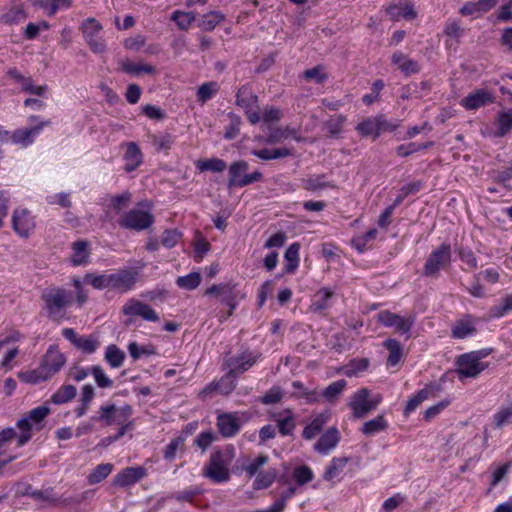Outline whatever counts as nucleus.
<instances>
[{
  "instance_id": "nucleus-1",
  "label": "nucleus",
  "mask_w": 512,
  "mask_h": 512,
  "mask_svg": "<svg viewBox=\"0 0 512 512\" xmlns=\"http://www.w3.org/2000/svg\"><path fill=\"white\" fill-rule=\"evenodd\" d=\"M41 300L44 303V309L48 317L53 320H60L64 317L63 311L73 302L71 291L64 288L51 286L46 288L41 294Z\"/></svg>"
},
{
  "instance_id": "nucleus-2",
  "label": "nucleus",
  "mask_w": 512,
  "mask_h": 512,
  "mask_svg": "<svg viewBox=\"0 0 512 512\" xmlns=\"http://www.w3.org/2000/svg\"><path fill=\"white\" fill-rule=\"evenodd\" d=\"M490 354V350L482 349L461 355L457 360V373L460 379L475 378L487 368L482 362Z\"/></svg>"
},
{
  "instance_id": "nucleus-3",
  "label": "nucleus",
  "mask_w": 512,
  "mask_h": 512,
  "mask_svg": "<svg viewBox=\"0 0 512 512\" xmlns=\"http://www.w3.org/2000/svg\"><path fill=\"white\" fill-rule=\"evenodd\" d=\"M50 410L46 406H39L35 409H32L27 416L19 419L16 423V426L20 429L21 433L17 437V446L21 447L25 445L32 438V427L33 425H38L41 421H43ZM40 426H36V430H40Z\"/></svg>"
},
{
  "instance_id": "nucleus-4",
  "label": "nucleus",
  "mask_w": 512,
  "mask_h": 512,
  "mask_svg": "<svg viewBox=\"0 0 512 512\" xmlns=\"http://www.w3.org/2000/svg\"><path fill=\"white\" fill-rule=\"evenodd\" d=\"M382 402V396L376 394L370 397L369 391L365 388L358 390L349 402L354 417L361 418L369 411L375 409Z\"/></svg>"
},
{
  "instance_id": "nucleus-5",
  "label": "nucleus",
  "mask_w": 512,
  "mask_h": 512,
  "mask_svg": "<svg viewBox=\"0 0 512 512\" xmlns=\"http://www.w3.org/2000/svg\"><path fill=\"white\" fill-rule=\"evenodd\" d=\"M84 39L94 53H103L106 49L104 39L100 36L103 30L102 24L95 18H87L80 27Z\"/></svg>"
},
{
  "instance_id": "nucleus-6",
  "label": "nucleus",
  "mask_w": 512,
  "mask_h": 512,
  "mask_svg": "<svg viewBox=\"0 0 512 512\" xmlns=\"http://www.w3.org/2000/svg\"><path fill=\"white\" fill-rule=\"evenodd\" d=\"M154 223V216L146 211L132 209L126 212L120 219L119 225L122 228L134 231H142Z\"/></svg>"
},
{
  "instance_id": "nucleus-7",
  "label": "nucleus",
  "mask_w": 512,
  "mask_h": 512,
  "mask_svg": "<svg viewBox=\"0 0 512 512\" xmlns=\"http://www.w3.org/2000/svg\"><path fill=\"white\" fill-rule=\"evenodd\" d=\"M377 319L384 326L393 327L400 334H408L414 323V319L411 316L402 317L389 311L380 312L377 315Z\"/></svg>"
},
{
  "instance_id": "nucleus-8",
  "label": "nucleus",
  "mask_w": 512,
  "mask_h": 512,
  "mask_svg": "<svg viewBox=\"0 0 512 512\" xmlns=\"http://www.w3.org/2000/svg\"><path fill=\"white\" fill-rule=\"evenodd\" d=\"M146 475L147 470L142 466L127 467L115 475L112 481V485L126 488L139 482Z\"/></svg>"
},
{
  "instance_id": "nucleus-9",
  "label": "nucleus",
  "mask_w": 512,
  "mask_h": 512,
  "mask_svg": "<svg viewBox=\"0 0 512 512\" xmlns=\"http://www.w3.org/2000/svg\"><path fill=\"white\" fill-rule=\"evenodd\" d=\"M138 273L131 269L118 270L110 274V289L127 292L135 285Z\"/></svg>"
},
{
  "instance_id": "nucleus-10",
  "label": "nucleus",
  "mask_w": 512,
  "mask_h": 512,
  "mask_svg": "<svg viewBox=\"0 0 512 512\" xmlns=\"http://www.w3.org/2000/svg\"><path fill=\"white\" fill-rule=\"evenodd\" d=\"M256 102L257 98L249 88L243 87L238 91L237 104L245 110L251 123H258L260 120Z\"/></svg>"
},
{
  "instance_id": "nucleus-11",
  "label": "nucleus",
  "mask_w": 512,
  "mask_h": 512,
  "mask_svg": "<svg viewBox=\"0 0 512 512\" xmlns=\"http://www.w3.org/2000/svg\"><path fill=\"white\" fill-rule=\"evenodd\" d=\"M65 362V356L57 348L50 347L44 355L40 366L48 378H51L60 371Z\"/></svg>"
},
{
  "instance_id": "nucleus-12",
  "label": "nucleus",
  "mask_w": 512,
  "mask_h": 512,
  "mask_svg": "<svg viewBox=\"0 0 512 512\" xmlns=\"http://www.w3.org/2000/svg\"><path fill=\"white\" fill-rule=\"evenodd\" d=\"M14 231L23 238H27L35 228V222L27 209H16L12 216Z\"/></svg>"
},
{
  "instance_id": "nucleus-13",
  "label": "nucleus",
  "mask_w": 512,
  "mask_h": 512,
  "mask_svg": "<svg viewBox=\"0 0 512 512\" xmlns=\"http://www.w3.org/2000/svg\"><path fill=\"white\" fill-rule=\"evenodd\" d=\"M124 315L129 316H140L147 321L156 322L159 320L158 314L149 305L139 301L131 299L122 308Z\"/></svg>"
},
{
  "instance_id": "nucleus-14",
  "label": "nucleus",
  "mask_w": 512,
  "mask_h": 512,
  "mask_svg": "<svg viewBox=\"0 0 512 512\" xmlns=\"http://www.w3.org/2000/svg\"><path fill=\"white\" fill-rule=\"evenodd\" d=\"M450 260V246L441 245L437 250L433 251L428 258L424 272L426 275H433Z\"/></svg>"
},
{
  "instance_id": "nucleus-15",
  "label": "nucleus",
  "mask_w": 512,
  "mask_h": 512,
  "mask_svg": "<svg viewBox=\"0 0 512 512\" xmlns=\"http://www.w3.org/2000/svg\"><path fill=\"white\" fill-rule=\"evenodd\" d=\"M388 129H390V126L382 116L368 118L357 125V131L362 136H371L374 138Z\"/></svg>"
},
{
  "instance_id": "nucleus-16",
  "label": "nucleus",
  "mask_w": 512,
  "mask_h": 512,
  "mask_svg": "<svg viewBox=\"0 0 512 512\" xmlns=\"http://www.w3.org/2000/svg\"><path fill=\"white\" fill-rule=\"evenodd\" d=\"M203 476L216 483L224 481V457L220 451L212 454L208 465L203 470Z\"/></svg>"
},
{
  "instance_id": "nucleus-17",
  "label": "nucleus",
  "mask_w": 512,
  "mask_h": 512,
  "mask_svg": "<svg viewBox=\"0 0 512 512\" xmlns=\"http://www.w3.org/2000/svg\"><path fill=\"white\" fill-rule=\"evenodd\" d=\"M491 102H493L492 93L487 89H478L463 98L460 104L467 110H476Z\"/></svg>"
},
{
  "instance_id": "nucleus-18",
  "label": "nucleus",
  "mask_w": 512,
  "mask_h": 512,
  "mask_svg": "<svg viewBox=\"0 0 512 512\" xmlns=\"http://www.w3.org/2000/svg\"><path fill=\"white\" fill-rule=\"evenodd\" d=\"M478 321L473 317L466 315L457 320L452 327V336L456 339H465L472 337L477 332Z\"/></svg>"
},
{
  "instance_id": "nucleus-19",
  "label": "nucleus",
  "mask_w": 512,
  "mask_h": 512,
  "mask_svg": "<svg viewBox=\"0 0 512 512\" xmlns=\"http://www.w3.org/2000/svg\"><path fill=\"white\" fill-rule=\"evenodd\" d=\"M126 151L123 159L125 161L124 170L126 172H132L136 170L143 162V154L135 142L125 143Z\"/></svg>"
},
{
  "instance_id": "nucleus-20",
  "label": "nucleus",
  "mask_w": 512,
  "mask_h": 512,
  "mask_svg": "<svg viewBox=\"0 0 512 512\" xmlns=\"http://www.w3.org/2000/svg\"><path fill=\"white\" fill-rule=\"evenodd\" d=\"M48 125H50V121H42L35 127L15 130L9 137L14 143L27 146L33 142L34 136L37 135L44 126Z\"/></svg>"
},
{
  "instance_id": "nucleus-21",
  "label": "nucleus",
  "mask_w": 512,
  "mask_h": 512,
  "mask_svg": "<svg viewBox=\"0 0 512 512\" xmlns=\"http://www.w3.org/2000/svg\"><path fill=\"white\" fill-rule=\"evenodd\" d=\"M247 166L245 163H236L230 168V182L232 185L243 186L254 182L260 176L259 173H253L251 175L246 174Z\"/></svg>"
},
{
  "instance_id": "nucleus-22",
  "label": "nucleus",
  "mask_w": 512,
  "mask_h": 512,
  "mask_svg": "<svg viewBox=\"0 0 512 512\" xmlns=\"http://www.w3.org/2000/svg\"><path fill=\"white\" fill-rule=\"evenodd\" d=\"M387 14L394 20H412L416 17V11L413 5L408 2H400L398 4L390 5L386 9Z\"/></svg>"
},
{
  "instance_id": "nucleus-23",
  "label": "nucleus",
  "mask_w": 512,
  "mask_h": 512,
  "mask_svg": "<svg viewBox=\"0 0 512 512\" xmlns=\"http://www.w3.org/2000/svg\"><path fill=\"white\" fill-rule=\"evenodd\" d=\"M339 442V432L336 428H330L315 444V450L321 454H327L336 447Z\"/></svg>"
},
{
  "instance_id": "nucleus-24",
  "label": "nucleus",
  "mask_w": 512,
  "mask_h": 512,
  "mask_svg": "<svg viewBox=\"0 0 512 512\" xmlns=\"http://www.w3.org/2000/svg\"><path fill=\"white\" fill-rule=\"evenodd\" d=\"M255 362V358L250 353H244L239 358L229 361L228 374L237 375L249 369Z\"/></svg>"
},
{
  "instance_id": "nucleus-25",
  "label": "nucleus",
  "mask_w": 512,
  "mask_h": 512,
  "mask_svg": "<svg viewBox=\"0 0 512 512\" xmlns=\"http://www.w3.org/2000/svg\"><path fill=\"white\" fill-rule=\"evenodd\" d=\"M89 243L87 241H76L72 244L73 255L71 262L73 265H83L88 262L90 251L88 249Z\"/></svg>"
},
{
  "instance_id": "nucleus-26",
  "label": "nucleus",
  "mask_w": 512,
  "mask_h": 512,
  "mask_svg": "<svg viewBox=\"0 0 512 512\" xmlns=\"http://www.w3.org/2000/svg\"><path fill=\"white\" fill-rule=\"evenodd\" d=\"M299 251L300 245L298 243H292L285 251L284 260L286 273H293L297 270L300 261Z\"/></svg>"
},
{
  "instance_id": "nucleus-27",
  "label": "nucleus",
  "mask_w": 512,
  "mask_h": 512,
  "mask_svg": "<svg viewBox=\"0 0 512 512\" xmlns=\"http://www.w3.org/2000/svg\"><path fill=\"white\" fill-rule=\"evenodd\" d=\"M35 5L42 8L51 17L58 10L69 8L72 5V0H37Z\"/></svg>"
},
{
  "instance_id": "nucleus-28",
  "label": "nucleus",
  "mask_w": 512,
  "mask_h": 512,
  "mask_svg": "<svg viewBox=\"0 0 512 512\" xmlns=\"http://www.w3.org/2000/svg\"><path fill=\"white\" fill-rule=\"evenodd\" d=\"M329 416L330 415L328 412H324V413L317 415L311 421V423L305 427V429L303 431V436L306 439H311V438L315 437L320 432L322 427L328 422Z\"/></svg>"
},
{
  "instance_id": "nucleus-29",
  "label": "nucleus",
  "mask_w": 512,
  "mask_h": 512,
  "mask_svg": "<svg viewBox=\"0 0 512 512\" xmlns=\"http://www.w3.org/2000/svg\"><path fill=\"white\" fill-rule=\"evenodd\" d=\"M387 427V420L383 415H378L377 417L365 422L361 428V431L363 434L371 436L386 430Z\"/></svg>"
},
{
  "instance_id": "nucleus-30",
  "label": "nucleus",
  "mask_w": 512,
  "mask_h": 512,
  "mask_svg": "<svg viewBox=\"0 0 512 512\" xmlns=\"http://www.w3.org/2000/svg\"><path fill=\"white\" fill-rule=\"evenodd\" d=\"M105 360L112 368H119L125 360V353L115 344L107 346Z\"/></svg>"
},
{
  "instance_id": "nucleus-31",
  "label": "nucleus",
  "mask_w": 512,
  "mask_h": 512,
  "mask_svg": "<svg viewBox=\"0 0 512 512\" xmlns=\"http://www.w3.org/2000/svg\"><path fill=\"white\" fill-rule=\"evenodd\" d=\"M113 470V465L110 463H103L97 465L91 473L87 476V482L90 485L100 483L106 479Z\"/></svg>"
},
{
  "instance_id": "nucleus-32",
  "label": "nucleus",
  "mask_w": 512,
  "mask_h": 512,
  "mask_svg": "<svg viewBox=\"0 0 512 512\" xmlns=\"http://www.w3.org/2000/svg\"><path fill=\"white\" fill-rule=\"evenodd\" d=\"M31 498L49 505L61 504V501L64 499L62 497H58L54 493V489L52 487H48L44 490L32 491Z\"/></svg>"
},
{
  "instance_id": "nucleus-33",
  "label": "nucleus",
  "mask_w": 512,
  "mask_h": 512,
  "mask_svg": "<svg viewBox=\"0 0 512 512\" xmlns=\"http://www.w3.org/2000/svg\"><path fill=\"white\" fill-rule=\"evenodd\" d=\"M76 396V388L73 385H63L51 397V402L60 405L71 401Z\"/></svg>"
},
{
  "instance_id": "nucleus-34",
  "label": "nucleus",
  "mask_w": 512,
  "mask_h": 512,
  "mask_svg": "<svg viewBox=\"0 0 512 512\" xmlns=\"http://www.w3.org/2000/svg\"><path fill=\"white\" fill-rule=\"evenodd\" d=\"M193 247L194 259L195 261L200 262L204 255L209 251L210 244L199 231H196L193 239Z\"/></svg>"
},
{
  "instance_id": "nucleus-35",
  "label": "nucleus",
  "mask_w": 512,
  "mask_h": 512,
  "mask_svg": "<svg viewBox=\"0 0 512 512\" xmlns=\"http://www.w3.org/2000/svg\"><path fill=\"white\" fill-rule=\"evenodd\" d=\"M384 346L390 351L387 365L390 367L397 365L402 358V349L399 342L394 339H388L384 342Z\"/></svg>"
},
{
  "instance_id": "nucleus-36",
  "label": "nucleus",
  "mask_w": 512,
  "mask_h": 512,
  "mask_svg": "<svg viewBox=\"0 0 512 512\" xmlns=\"http://www.w3.org/2000/svg\"><path fill=\"white\" fill-rule=\"evenodd\" d=\"M121 69L125 73L132 75H139L141 73L151 74L155 72V67L149 64H136L132 61L126 60L121 62Z\"/></svg>"
},
{
  "instance_id": "nucleus-37",
  "label": "nucleus",
  "mask_w": 512,
  "mask_h": 512,
  "mask_svg": "<svg viewBox=\"0 0 512 512\" xmlns=\"http://www.w3.org/2000/svg\"><path fill=\"white\" fill-rule=\"evenodd\" d=\"M512 421V402L502 406L493 415V423L497 428L508 425Z\"/></svg>"
},
{
  "instance_id": "nucleus-38",
  "label": "nucleus",
  "mask_w": 512,
  "mask_h": 512,
  "mask_svg": "<svg viewBox=\"0 0 512 512\" xmlns=\"http://www.w3.org/2000/svg\"><path fill=\"white\" fill-rule=\"evenodd\" d=\"M392 61L405 74L409 75L418 71V64L400 53H395Z\"/></svg>"
},
{
  "instance_id": "nucleus-39",
  "label": "nucleus",
  "mask_w": 512,
  "mask_h": 512,
  "mask_svg": "<svg viewBox=\"0 0 512 512\" xmlns=\"http://www.w3.org/2000/svg\"><path fill=\"white\" fill-rule=\"evenodd\" d=\"M201 282V275L198 272H191L188 275L180 276L176 280V284L178 287L185 290H194L196 289Z\"/></svg>"
},
{
  "instance_id": "nucleus-40",
  "label": "nucleus",
  "mask_w": 512,
  "mask_h": 512,
  "mask_svg": "<svg viewBox=\"0 0 512 512\" xmlns=\"http://www.w3.org/2000/svg\"><path fill=\"white\" fill-rule=\"evenodd\" d=\"M99 412L100 416L94 418L95 420L103 422L105 426H110L114 423L117 424V408L114 404L102 406Z\"/></svg>"
},
{
  "instance_id": "nucleus-41",
  "label": "nucleus",
  "mask_w": 512,
  "mask_h": 512,
  "mask_svg": "<svg viewBox=\"0 0 512 512\" xmlns=\"http://www.w3.org/2000/svg\"><path fill=\"white\" fill-rule=\"evenodd\" d=\"M244 421V414H226V437L237 433Z\"/></svg>"
},
{
  "instance_id": "nucleus-42",
  "label": "nucleus",
  "mask_w": 512,
  "mask_h": 512,
  "mask_svg": "<svg viewBox=\"0 0 512 512\" xmlns=\"http://www.w3.org/2000/svg\"><path fill=\"white\" fill-rule=\"evenodd\" d=\"M430 395V390L427 388H424L420 391H418L415 395H413L409 401L407 402V405L404 410L405 416L410 415L413 411L416 410V408L426 399H428Z\"/></svg>"
},
{
  "instance_id": "nucleus-43",
  "label": "nucleus",
  "mask_w": 512,
  "mask_h": 512,
  "mask_svg": "<svg viewBox=\"0 0 512 512\" xmlns=\"http://www.w3.org/2000/svg\"><path fill=\"white\" fill-rule=\"evenodd\" d=\"M84 282L92 285L95 289L110 288V274L88 273L84 276Z\"/></svg>"
},
{
  "instance_id": "nucleus-44",
  "label": "nucleus",
  "mask_w": 512,
  "mask_h": 512,
  "mask_svg": "<svg viewBox=\"0 0 512 512\" xmlns=\"http://www.w3.org/2000/svg\"><path fill=\"white\" fill-rule=\"evenodd\" d=\"M196 167L201 171L221 172L224 170V161L221 159H200L196 161Z\"/></svg>"
},
{
  "instance_id": "nucleus-45",
  "label": "nucleus",
  "mask_w": 512,
  "mask_h": 512,
  "mask_svg": "<svg viewBox=\"0 0 512 512\" xmlns=\"http://www.w3.org/2000/svg\"><path fill=\"white\" fill-rule=\"evenodd\" d=\"M220 89V86L216 82H208L202 84L197 91V98L198 101L205 103L209 99L212 98V96L218 92Z\"/></svg>"
},
{
  "instance_id": "nucleus-46",
  "label": "nucleus",
  "mask_w": 512,
  "mask_h": 512,
  "mask_svg": "<svg viewBox=\"0 0 512 512\" xmlns=\"http://www.w3.org/2000/svg\"><path fill=\"white\" fill-rule=\"evenodd\" d=\"M496 135L502 136L512 128V110L503 111L499 114Z\"/></svg>"
},
{
  "instance_id": "nucleus-47",
  "label": "nucleus",
  "mask_w": 512,
  "mask_h": 512,
  "mask_svg": "<svg viewBox=\"0 0 512 512\" xmlns=\"http://www.w3.org/2000/svg\"><path fill=\"white\" fill-rule=\"evenodd\" d=\"M377 235L376 229H370L363 235H358L353 238L352 245L355 247L356 250L359 252H363L366 248L368 243L373 241Z\"/></svg>"
},
{
  "instance_id": "nucleus-48",
  "label": "nucleus",
  "mask_w": 512,
  "mask_h": 512,
  "mask_svg": "<svg viewBox=\"0 0 512 512\" xmlns=\"http://www.w3.org/2000/svg\"><path fill=\"white\" fill-rule=\"evenodd\" d=\"M19 378L23 382L30 384H37L41 381L49 379L47 374H45L44 371H42L41 366H39L35 370L20 373Z\"/></svg>"
},
{
  "instance_id": "nucleus-49",
  "label": "nucleus",
  "mask_w": 512,
  "mask_h": 512,
  "mask_svg": "<svg viewBox=\"0 0 512 512\" xmlns=\"http://www.w3.org/2000/svg\"><path fill=\"white\" fill-rule=\"evenodd\" d=\"M27 17L21 5L13 6L8 12L3 15L5 23L14 24L25 20Z\"/></svg>"
},
{
  "instance_id": "nucleus-50",
  "label": "nucleus",
  "mask_w": 512,
  "mask_h": 512,
  "mask_svg": "<svg viewBox=\"0 0 512 512\" xmlns=\"http://www.w3.org/2000/svg\"><path fill=\"white\" fill-rule=\"evenodd\" d=\"M171 19L176 22L181 30H187L191 23L195 20V16L191 12L175 11Z\"/></svg>"
},
{
  "instance_id": "nucleus-51",
  "label": "nucleus",
  "mask_w": 512,
  "mask_h": 512,
  "mask_svg": "<svg viewBox=\"0 0 512 512\" xmlns=\"http://www.w3.org/2000/svg\"><path fill=\"white\" fill-rule=\"evenodd\" d=\"M331 295L332 292L327 288L317 291L313 297L312 308L314 310H322L326 308Z\"/></svg>"
},
{
  "instance_id": "nucleus-52",
  "label": "nucleus",
  "mask_w": 512,
  "mask_h": 512,
  "mask_svg": "<svg viewBox=\"0 0 512 512\" xmlns=\"http://www.w3.org/2000/svg\"><path fill=\"white\" fill-rule=\"evenodd\" d=\"M99 342L93 338L92 336L88 337H79L77 340L76 346L79 350H81L85 354H92L96 351Z\"/></svg>"
},
{
  "instance_id": "nucleus-53",
  "label": "nucleus",
  "mask_w": 512,
  "mask_h": 512,
  "mask_svg": "<svg viewBox=\"0 0 512 512\" xmlns=\"http://www.w3.org/2000/svg\"><path fill=\"white\" fill-rule=\"evenodd\" d=\"M345 464V459H333L324 473V478L329 481L334 480L338 477Z\"/></svg>"
},
{
  "instance_id": "nucleus-54",
  "label": "nucleus",
  "mask_w": 512,
  "mask_h": 512,
  "mask_svg": "<svg viewBox=\"0 0 512 512\" xmlns=\"http://www.w3.org/2000/svg\"><path fill=\"white\" fill-rule=\"evenodd\" d=\"M289 150L286 148H278V149H263L256 151L254 154L263 159V160H271L278 159L289 155Z\"/></svg>"
},
{
  "instance_id": "nucleus-55",
  "label": "nucleus",
  "mask_w": 512,
  "mask_h": 512,
  "mask_svg": "<svg viewBox=\"0 0 512 512\" xmlns=\"http://www.w3.org/2000/svg\"><path fill=\"white\" fill-rule=\"evenodd\" d=\"M275 477L276 473L274 470H269L265 473L257 475L253 484L254 489L260 490L269 487L274 481Z\"/></svg>"
},
{
  "instance_id": "nucleus-56",
  "label": "nucleus",
  "mask_w": 512,
  "mask_h": 512,
  "mask_svg": "<svg viewBox=\"0 0 512 512\" xmlns=\"http://www.w3.org/2000/svg\"><path fill=\"white\" fill-rule=\"evenodd\" d=\"M346 386V381L344 380H338L333 383H331L324 391L323 396L327 400H333L336 398L339 394L342 393Z\"/></svg>"
},
{
  "instance_id": "nucleus-57",
  "label": "nucleus",
  "mask_w": 512,
  "mask_h": 512,
  "mask_svg": "<svg viewBox=\"0 0 512 512\" xmlns=\"http://www.w3.org/2000/svg\"><path fill=\"white\" fill-rule=\"evenodd\" d=\"M91 373L100 388H108L112 386L113 381L106 376L104 370L100 366H93L91 368Z\"/></svg>"
},
{
  "instance_id": "nucleus-58",
  "label": "nucleus",
  "mask_w": 512,
  "mask_h": 512,
  "mask_svg": "<svg viewBox=\"0 0 512 512\" xmlns=\"http://www.w3.org/2000/svg\"><path fill=\"white\" fill-rule=\"evenodd\" d=\"M259 117H260V120L258 122L262 121V123L264 125H267L269 127L274 122H277L281 118V112L278 109L271 107V108L265 109L263 111V113L261 114V116L259 115Z\"/></svg>"
},
{
  "instance_id": "nucleus-59",
  "label": "nucleus",
  "mask_w": 512,
  "mask_h": 512,
  "mask_svg": "<svg viewBox=\"0 0 512 512\" xmlns=\"http://www.w3.org/2000/svg\"><path fill=\"white\" fill-rule=\"evenodd\" d=\"M367 367L368 361L366 359L354 360L345 367L343 373L347 376H354L357 373L364 371Z\"/></svg>"
},
{
  "instance_id": "nucleus-60",
  "label": "nucleus",
  "mask_w": 512,
  "mask_h": 512,
  "mask_svg": "<svg viewBox=\"0 0 512 512\" xmlns=\"http://www.w3.org/2000/svg\"><path fill=\"white\" fill-rule=\"evenodd\" d=\"M93 492L90 490L84 491L82 493L76 494L71 497L64 498L61 501V505L63 506H71V505H78L82 503L85 500H88L92 497Z\"/></svg>"
},
{
  "instance_id": "nucleus-61",
  "label": "nucleus",
  "mask_w": 512,
  "mask_h": 512,
  "mask_svg": "<svg viewBox=\"0 0 512 512\" xmlns=\"http://www.w3.org/2000/svg\"><path fill=\"white\" fill-rule=\"evenodd\" d=\"M277 422L279 430L283 435L290 434L295 427V423L290 412H287L284 417L277 419Z\"/></svg>"
},
{
  "instance_id": "nucleus-62",
  "label": "nucleus",
  "mask_w": 512,
  "mask_h": 512,
  "mask_svg": "<svg viewBox=\"0 0 512 512\" xmlns=\"http://www.w3.org/2000/svg\"><path fill=\"white\" fill-rule=\"evenodd\" d=\"M131 193L126 191L120 195L113 196L111 198V205L115 211L119 212L121 209L126 207L131 200Z\"/></svg>"
},
{
  "instance_id": "nucleus-63",
  "label": "nucleus",
  "mask_w": 512,
  "mask_h": 512,
  "mask_svg": "<svg viewBox=\"0 0 512 512\" xmlns=\"http://www.w3.org/2000/svg\"><path fill=\"white\" fill-rule=\"evenodd\" d=\"M183 441L182 437H177L171 440L164 450V458L169 461L174 460L177 450L183 445Z\"/></svg>"
},
{
  "instance_id": "nucleus-64",
  "label": "nucleus",
  "mask_w": 512,
  "mask_h": 512,
  "mask_svg": "<svg viewBox=\"0 0 512 512\" xmlns=\"http://www.w3.org/2000/svg\"><path fill=\"white\" fill-rule=\"evenodd\" d=\"M181 234L177 230H165L162 234L161 243L167 248H172L176 245Z\"/></svg>"
}]
</instances>
